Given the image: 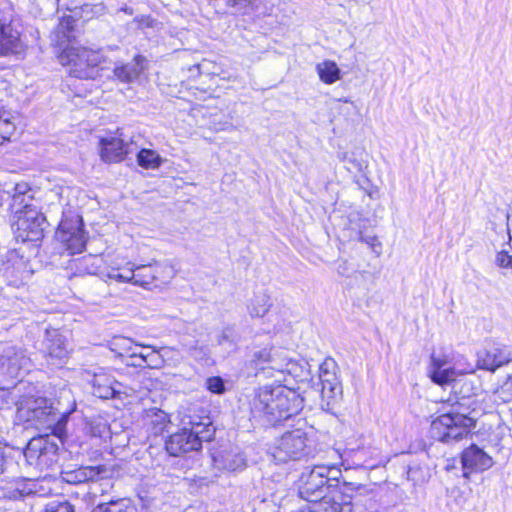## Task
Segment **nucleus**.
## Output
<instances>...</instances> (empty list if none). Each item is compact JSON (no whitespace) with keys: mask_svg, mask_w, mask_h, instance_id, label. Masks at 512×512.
<instances>
[{"mask_svg":"<svg viewBox=\"0 0 512 512\" xmlns=\"http://www.w3.org/2000/svg\"><path fill=\"white\" fill-rule=\"evenodd\" d=\"M187 352L191 358L195 361L207 364L210 359V351L206 346L193 345L187 349Z\"/></svg>","mask_w":512,"mask_h":512,"instance_id":"36","label":"nucleus"},{"mask_svg":"<svg viewBox=\"0 0 512 512\" xmlns=\"http://www.w3.org/2000/svg\"><path fill=\"white\" fill-rule=\"evenodd\" d=\"M13 465V460L7 457L4 448L0 447V475L8 471Z\"/></svg>","mask_w":512,"mask_h":512,"instance_id":"47","label":"nucleus"},{"mask_svg":"<svg viewBox=\"0 0 512 512\" xmlns=\"http://www.w3.org/2000/svg\"><path fill=\"white\" fill-rule=\"evenodd\" d=\"M217 342L219 345H224L226 343H229L230 345L234 344L235 342V333L234 329L231 327L224 328L220 335L218 336Z\"/></svg>","mask_w":512,"mask_h":512,"instance_id":"43","label":"nucleus"},{"mask_svg":"<svg viewBox=\"0 0 512 512\" xmlns=\"http://www.w3.org/2000/svg\"><path fill=\"white\" fill-rule=\"evenodd\" d=\"M75 20L72 16L63 17L51 34L55 46L62 47L60 62L68 65L71 76L79 79H95L99 69H104L107 62L102 49H92L71 44L74 35Z\"/></svg>","mask_w":512,"mask_h":512,"instance_id":"1","label":"nucleus"},{"mask_svg":"<svg viewBox=\"0 0 512 512\" xmlns=\"http://www.w3.org/2000/svg\"><path fill=\"white\" fill-rule=\"evenodd\" d=\"M461 393H463V396L466 397V396H469L470 394V390H467V391H461Z\"/></svg>","mask_w":512,"mask_h":512,"instance_id":"58","label":"nucleus"},{"mask_svg":"<svg viewBox=\"0 0 512 512\" xmlns=\"http://www.w3.org/2000/svg\"><path fill=\"white\" fill-rule=\"evenodd\" d=\"M418 472H420V469H410L408 471V477L409 479L413 480L414 482H423L426 480V476L419 477Z\"/></svg>","mask_w":512,"mask_h":512,"instance_id":"52","label":"nucleus"},{"mask_svg":"<svg viewBox=\"0 0 512 512\" xmlns=\"http://www.w3.org/2000/svg\"><path fill=\"white\" fill-rule=\"evenodd\" d=\"M303 408V398L286 386L262 387L252 402L254 418L276 425L298 414Z\"/></svg>","mask_w":512,"mask_h":512,"instance_id":"2","label":"nucleus"},{"mask_svg":"<svg viewBox=\"0 0 512 512\" xmlns=\"http://www.w3.org/2000/svg\"><path fill=\"white\" fill-rule=\"evenodd\" d=\"M30 358L22 347L6 345L0 354V376L14 380L22 378L30 369Z\"/></svg>","mask_w":512,"mask_h":512,"instance_id":"11","label":"nucleus"},{"mask_svg":"<svg viewBox=\"0 0 512 512\" xmlns=\"http://www.w3.org/2000/svg\"><path fill=\"white\" fill-rule=\"evenodd\" d=\"M337 473L335 469L316 465L309 471L302 472L298 480L299 496L307 502L322 499L330 494L333 487L331 473Z\"/></svg>","mask_w":512,"mask_h":512,"instance_id":"7","label":"nucleus"},{"mask_svg":"<svg viewBox=\"0 0 512 512\" xmlns=\"http://www.w3.org/2000/svg\"><path fill=\"white\" fill-rule=\"evenodd\" d=\"M93 512H104V511H101V509H99V508L97 507Z\"/></svg>","mask_w":512,"mask_h":512,"instance_id":"60","label":"nucleus"},{"mask_svg":"<svg viewBox=\"0 0 512 512\" xmlns=\"http://www.w3.org/2000/svg\"><path fill=\"white\" fill-rule=\"evenodd\" d=\"M15 131V125L9 119L0 117V143L9 140Z\"/></svg>","mask_w":512,"mask_h":512,"instance_id":"40","label":"nucleus"},{"mask_svg":"<svg viewBox=\"0 0 512 512\" xmlns=\"http://www.w3.org/2000/svg\"><path fill=\"white\" fill-rule=\"evenodd\" d=\"M497 399L506 403L512 400V377L507 378L506 381L495 391Z\"/></svg>","mask_w":512,"mask_h":512,"instance_id":"39","label":"nucleus"},{"mask_svg":"<svg viewBox=\"0 0 512 512\" xmlns=\"http://www.w3.org/2000/svg\"><path fill=\"white\" fill-rule=\"evenodd\" d=\"M113 350L118 351L120 356H125L128 348L131 346V339L127 337H116L113 342Z\"/></svg>","mask_w":512,"mask_h":512,"instance_id":"42","label":"nucleus"},{"mask_svg":"<svg viewBox=\"0 0 512 512\" xmlns=\"http://www.w3.org/2000/svg\"><path fill=\"white\" fill-rule=\"evenodd\" d=\"M106 472L105 466H81L75 470L62 472V478L67 483L80 484L102 478Z\"/></svg>","mask_w":512,"mask_h":512,"instance_id":"23","label":"nucleus"},{"mask_svg":"<svg viewBox=\"0 0 512 512\" xmlns=\"http://www.w3.org/2000/svg\"><path fill=\"white\" fill-rule=\"evenodd\" d=\"M75 403L70 409L60 411L58 407L43 397L20 396L17 402V413L21 420L33 422L51 430V433L58 438L65 434L66 424L71 412L75 410Z\"/></svg>","mask_w":512,"mask_h":512,"instance_id":"3","label":"nucleus"},{"mask_svg":"<svg viewBox=\"0 0 512 512\" xmlns=\"http://www.w3.org/2000/svg\"><path fill=\"white\" fill-rule=\"evenodd\" d=\"M241 465H243V459L241 457H238L237 460L234 461L233 463H229V464L225 465V468L228 470H236Z\"/></svg>","mask_w":512,"mask_h":512,"instance_id":"54","label":"nucleus"},{"mask_svg":"<svg viewBox=\"0 0 512 512\" xmlns=\"http://www.w3.org/2000/svg\"><path fill=\"white\" fill-rule=\"evenodd\" d=\"M140 349H150V345H145V344H139V343H135L132 339H131V346L128 348L127 350V353L125 354V356L130 359L132 358L133 356L139 354V350Z\"/></svg>","mask_w":512,"mask_h":512,"instance_id":"48","label":"nucleus"},{"mask_svg":"<svg viewBox=\"0 0 512 512\" xmlns=\"http://www.w3.org/2000/svg\"><path fill=\"white\" fill-rule=\"evenodd\" d=\"M250 366L265 377H274V372L291 373L295 364L289 359L285 351L275 348H263L255 351L250 359Z\"/></svg>","mask_w":512,"mask_h":512,"instance_id":"9","label":"nucleus"},{"mask_svg":"<svg viewBox=\"0 0 512 512\" xmlns=\"http://www.w3.org/2000/svg\"><path fill=\"white\" fill-rule=\"evenodd\" d=\"M107 426L104 423H96L91 424L89 428V433L93 437H102V435L106 432Z\"/></svg>","mask_w":512,"mask_h":512,"instance_id":"49","label":"nucleus"},{"mask_svg":"<svg viewBox=\"0 0 512 512\" xmlns=\"http://www.w3.org/2000/svg\"><path fill=\"white\" fill-rule=\"evenodd\" d=\"M151 351L149 354H143L142 358L144 359L145 366L152 369H160L163 367V359H162V349L156 348L150 345Z\"/></svg>","mask_w":512,"mask_h":512,"instance_id":"35","label":"nucleus"},{"mask_svg":"<svg viewBox=\"0 0 512 512\" xmlns=\"http://www.w3.org/2000/svg\"><path fill=\"white\" fill-rule=\"evenodd\" d=\"M1 270L9 282L15 286L23 284L32 275L28 260L16 250H10L6 253Z\"/></svg>","mask_w":512,"mask_h":512,"instance_id":"17","label":"nucleus"},{"mask_svg":"<svg viewBox=\"0 0 512 512\" xmlns=\"http://www.w3.org/2000/svg\"><path fill=\"white\" fill-rule=\"evenodd\" d=\"M12 197L11 208L17 238L23 242H37L44 237L45 216L34 203L32 195L26 192L25 185H17Z\"/></svg>","mask_w":512,"mask_h":512,"instance_id":"4","label":"nucleus"},{"mask_svg":"<svg viewBox=\"0 0 512 512\" xmlns=\"http://www.w3.org/2000/svg\"><path fill=\"white\" fill-rule=\"evenodd\" d=\"M161 349L163 366L167 365L171 367H177L182 363L183 355L178 349L173 347H161Z\"/></svg>","mask_w":512,"mask_h":512,"instance_id":"34","label":"nucleus"},{"mask_svg":"<svg viewBox=\"0 0 512 512\" xmlns=\"http://www.w3.org/2000/svg\"><path fill=\"white\" fill-rule=\"evenodd\" d=\"M143 354H137L132 358L126 361V364L133 367H145L144 359L142 358Z\"/></svg>","mask_w":512,"mask_h":512,"instance_id":"51","label":"nucleus"},{"mask_svg":"<svg viewBox=\"0 0 512 512\" xmlns=\"http://www.w3.org/2000/svg\"><path fill=\"white\" fill-rule=\"evenodd\" d=\"M333 487L330 490L329 497L335 499L343 505L351 504L357 495H362L366 491V487L351 482L340 483L336 477L332 478Z\"/></svg>","mask_w":512,"mask_h":512,"instance_id":"22","label":"nucleus"},{"mask_svg":"<svg viewBox=\"0 0 512 512\" xmlns=\"http://www.w3.org/2000/svg\"><path fill=\"white\" fill-rule=\"evenodd\" d=\"M35 484L30 480L18 478L8 483L0 492L1 496L10 500H19L34 493Z\"/></svg>","mask_w":512,"mask_h":512,"instance_id":"24","label":"nucleus"},{"mask_svg":"<svg viewBox=\"0 0 512 512\" xmlns=\"http://www.w3.org/2000/svg\"><path fill=\"white\" fill-rule=\"evenodd\" d=\"M21 383L12 387H0V407L16 405L20 398Z\"/></svg>","mask_w":512,"mask_h":512,"instance_id":"30","label":"nucleus"},{"mask_svg":"<svg viewBox=\"0 0 512 512\" xmlns=\"http://www.w3.org/2000/svg\"><path fill=\"white\" fill-rule=\"evenodd\" d=\"M512 359L509 349L500 344L489 345L477 355V367L494 372Z\"/></svg>","mask_w":512,"mask_h":512,"instance_id":"18","label":"nucleus"},{"mask_svg":"<svg viewBox=\"0 0 512 512\" xmlns=\"http://www.w3.org/2000/svg\"><path fill=\"white\" fill-rule=\"evenodd\" d=\"M56 234L72 254L80 253L85 248L86 236L82 228V219L78 215L62 220Z\"/></svg>","mask_w":512,"mask_h":512,"instance_id":"15","label":"nucleus"},{"mask_svg":"<svg viewBox=\"0 0 512 512\" xmlns=\"http://www.w3.org/2000/svg\"><path fill=\"white\" fill-rule=\"evenodd\" d=\"M145 58L137 55L132 62L114 68V75L122 82H132L136 80L144 69Z\"/></svg>","mask_w":512,"mask_h":512,"instance_id":"25","label":"nucleus"},{"mask_svg":"<svg viewBox=\"0 0 512 512\" xmlns=\"http://www.w3.org/2000/svg\"><path fill=\"white\" fill-rule=\"evenodd\" d=\"M448 365V359L445 355H431V362L428 370H439Z\"/></svg>","mask_w":512,"mask_h":512,"instance_id":"44","label":"nucleus"},{"mask_svg":"<svg viewBox=\"0 0 512 512\" xmlns=\"http://www.w3.org/2000/svg\"><path fill=\"white\" fill-rule=\"evenodd\" d=\"M148 419L150 430L154 435L162 433L169 423L168 415L161 410L149 414Z\"/></svg>","mask_w":512,"mask_h":512,"instance_id":"32","label":"nucleus"},{"mask_svg":"<svg viewBox=\"0 0 512 512\" xmlns=\"http://www.w3.org/2000/svg\"><path fill=\"white\" fill-rule=\"evenodd\" d=\"M307 434L301 429L284 433L271 449V456L277 464L297 461L307 455Z\"/></svg>","mask_w":512,"mask_h":512,"instance_id":"8","label":"nucleus"},{"mask_svg":"<svg viewBox=\"0 0 512 512\" xmlns=\"http://www.w3.org/2000/svg\"><path fill=\"white\" fill-rule=\"evenodd\" d=\"M316 71L320 80L325 84H333L340 79L341 71L334 61L325 60L318 63Z\"/></svg>","mask_w":512,"mask_h":512,"instance_id":"28","label":"nucleus"},{"mask_svg":"<svg viewBox=\"0 0 512 512\" xmlns=\"http://www.w3.org/2000/svg\"><path fill=\"white\" fill-rule=\"evenodd\" d=\"M203 66H204V64H203V63H200V64H197L194 68H196V69H197V71H198V73H200V72H201V68H202Z\"/></svg>","mask_w":512,"mask_h":512,"instance_id":"56","label":"nucleus"},{"mask_svg":"<svg viewBox=\"0 0 512 512\" xmlns=\"http://www.w3.org/2000/svg\"><path fill=\"white\" fill-rule=\"evenodd\" d=\"M131 268L134 274L132 284L144 288L166 284L173 276L171 267L161 263L138 266L132 264Z\"/></svg>","mask_w":512,"mask_h":512,"instance_id":"14","label":"nucleus"},{"mask_svg":"<svg viewBox=\"0 0 512 512\" xmlns=\"http://www.w3.org/2000/svg\"><path fill=\"white\" fill-rule=\"evenodd\" d=\"M150 351L151 349H140L139 354H149Z\"/></svg>","mask_w":512,"mask_h":512,"instance_id":"55","label":"nucleus"},{"mask_svg":"<svg viewBox=\"0 0 512 512\" xmlns=\"http://www.w3.org/2000/svg\"><path fill=\"white\" fill-rule=\"evenodd\" d=\"M43 348L51 365H62L69 358L70 349L66 337L58 329H46Z\"/></svg>","mask_w":512,"mask_h":512,"instance_id":"16","label":"nucleus"},{"mask_svg":"<svg viewBox=\"0 0 512 512\" xmlns=\"http://www.w3.org/2000/svg\"><path fill=\"white\" fill-rule=\"evenodd\" d=\"M352 271H353V268L350 266L348 261L343 260L338 263L337 272L339 275H341L343 277H349L350 274L352 273Z\"/></svg>","mask_w":512,"mask_h":512,"instance_id":"50","label":"nucleus"},{"mask_svg":"<svg viewBox=\"0 0 512 512\" xmlns=\"http://www.w3.org/2000/svg\"><path fill=\"white\" fill-rule=\"evenodd\" d=\"M374 302H375V300H374V295H372V296H371V305H373V304H374Z\"/></svg>","mask_w":512,"mask_h":512,"instance_id":"59","label":"nucleus"},{"mask_svg":"<svg viewBox=\"0 0 512 512\" xmlns=\"http://www.w3.org/2000/svg\"><path fill=\"white\" fill-rule=\"evenodd\" d=\"M294 512H341L340 503L325 496L322 499L307 502Z\"/></svg>","mask_w":512,"mask_h":512,"instance_id":"27","label":"nucleus"},{"mask_svg":"<svg viewBox=\"0 0 512 512\" xmlns=\"http://www.w3.org/2000/svg\"><path fill=\"white\" fill-rule=\"evenodd\" d=\"M461 462L465 475H467L468 471H485L493 465L492 457L477 445H471L463 451Z\"/></svg>","mask_w":512,"mask_h":512,"instance_id":"21","label":"nucleus"},{"mask_svg":"<svg viewBox=\"0 0 512 512\" xmlns=\"http://www.w3.org/2000/svg\"><path fill=\"white\" fill-rule=\"evenodd\" d=\"M133 275L131 267L124 269L112 268L103 275V277H105L106 280H113L118 283H132Z\"/></svg>","mask_w":512,"mask_h":512,"instance_id":"33","label":"nucleus"},{"mask_svg":"<svg viewBox=\"0 0 512 512\" xmlns=\"http://www.w3.org/2000/svg\"><path fill=\"white\" fill-rule=\"evenodd\" d=\"M190 427H184L179 432L172 434L165 443L167 452L172 456L197 451L201 448L203 441H210L215 429L207 418L206 422H189Z\"/></svg>","mask_w":512,"mask_h":512,"instance_id":"5","label":"nucleus"},{"mask_svg":"<svg viewBox=\"0 0 512 512\" xmlns=\"http://www.w3.org/2000/svg\"><path fill=\"white\" fill-rule=\"evenodd\" d=\"M43 512H74L73 506L66 500H51Z\"/></svg>","mask_w":512,"mask_h":512,"instance_id":"38","label":"nucleus"},{"mask_svg":"<svg viewBox=\"0 0 512 512\" xmlns=\"http://www.w3.org/2000/svg\"><path fill=\"white\" fill-rule=\"evenodd\" d=\"M58 446L47 437L32 438L24 449V457L29 465L39 469L48 467L56 461Z\"/></svg>","mask_w":512,"mask_h":512,"instance_id":"13","label":"nucleus"},{"mask_svg":"<svg viewBox=\"0 0 512 512\" xmlns=\"http://www.w3.org/2000/svg\"><path fill=\"white\" fill-rule=\"evenodd\" d=\"M428 373H429V377L435 384L444 386L451 382L456 381V378L459 375H463V374H467V373H474V368L469 367L464 370H458L454 367L446 366V367L440 368L439 370H428Z\"/></svg>","mask_w":512,"mask_h":512,"instance_id":"26","label":"nucleus"},{"mask_svg":"<svg viewBox=\"0 0 512 512\" xmlns=\"http://www.w3.org/2000/svg\"><path fill=\"white\" fill-rule=\"evenodd\" d=\"M100 145L101 158L106 162H120L137 149L133 138L128 137L123 129H117L116 136L102 138Z\"/></svg>","mask_w":512,"mask_h":512,"instance_id":"12","label":"nucleus"},{"mask_svg":"<svg viewBox=\"0 0 512 512\" xmlns=\"http://www.w3.org/2000/svg\"><path fill=\"white\" fill-rule=\"evenodd\" d=\"M343 101H344L345 103H350V102H351V101H350L349 99H347V98H346V99H344Z\"/></svg>","mask_w":512,"mask_h":512,"instance_id":"61","label":"nucleus"},{"mask_svg":"<svg viewBox=\"0 0 512 512\" xmlns=\"http://www.w3.org/2000/svg\"><path fill=\"white\" fill-rule=\"evenodd\" d=\"M495 262L501 268L512 269V255L505 251H501L497 254Z\"/></svg>","mask_w":512,"mask_h":512,"instance_id":"45","label":"nucleus"},{"mask_svg":"<svg viewBox=\"0 0 512 512\" xmlns=\"http://www.w3.org/2000/svg\"><path fill=\"white\" fill-rule=\"evenodd\" d=\"M340 159L348 164L347 169L349 171L359 172L362 170V164L347 153H343Z\"/></svg>","mask_w":512,"mask_h":512,"instance_id":"46","label":"nucleus"},{"mask_svg":"<svg viewBox=\"0 0 512 512\" xmlns=\"http://www.w3.org/2000/svg\"><path fill=\"white\" fill-rule=\"evenodd\" d=\"M474 426V419L462 413H445L431 423L430 432L434 439L451 443L466 437Z\"/></svg>","mask_w":512,"mask_h":512,"instance_id":"6","label":"nucleus"},{"mask_svg":"<svg viewBox=\"0 0 512 512\" xmlns=\"http://www.w3.org/2000/svg\"><path fill=\"white\" fill-rule=\"evenodd\" d=\"M374 284H375V277L373 275H371V286H372V288L374 287Z\"/></svg>","mask_w":512,"mask_h":512,"instance_id":"57","label":"nucleus"},{"mask_svg":"<svg viewBox=\"0 0 512 512\" xmlns=\"http://www.w3.org/2000/svg\"><path fill=\"white\" fill-rule=\"evenodd\" d=\"M91 385L93 394L101 399H111L121 393L129 395L120 382L105 372L95 373Z\"/></svg>","mask_w":512,"mask_h":512,"instance_id":"20","label":"nucleus"},{"mask_svg":"<svg viewBox=\"0 0 512 512\" xmlns=\"http://www.w3.org/2000/svg\"><path fill=\"white\" fill-rule=\"evenodd\" d=\"M206 388L215 394H223L225 392L224 381L221 377H209L206 380Z\"/></svg>","mask_w":512,"mask_h":512,"instance_id":"41","label":"nucleus"},{"mask_svg":"<svg viewBox=\"0 0 512 512\" xmlns=\"http://www.w3.org/2000/svg\"><path fill=\"white\" fill-rule=\"evenodd\" d=\"M137 162L144 169H156L162 164V158L154 150L141 149L137 153Z\"/></svg>","mask_w":512,"mask_h":512,"instance_id":"29","label":"nucleus"},{"mask_svg":"<svg viewBox=\"0 0 512 512\" xmlns=\"http://www.w3.org/2000/svg\"><path fill=\"white\" fill-rule=\"evenodd\" d=\"M98 508L104 512H128V510H132V508L129 507L127 500L125 499H119L116 501H111L107 504H101L98 506Z\"/></svg>","mask_w":512,"mask_h":512,"instance_id":"37","label":"nucleus"},{"mask_svg":"<svg viewBox=\"0 0 512 512\" xmlns=\"http://www.w3.org/2000/svg\"><path fill=\"white\" fill-rule=\"evenodd\" d=\"M135 21L138 22L139 27H143V26L149 27L152 24V20L149 17H145V16L136 17Z\"/></svg>","mask_w":512,"mask_h":512,"instance_id":"53","label":"nucleus"},{"mask_svg":"<svg viewBox=\"0 0 512 512\" xmlns=\"http://www.w3.org/2000/svg\"><path fill=\"white\" fill-rule=\"evenodd\" d=\"M14 9L7 1L0 2V55L19 54L24 45L19 31L14 27Z\"/></svg>","mask_w":512,"mask_h":512,"instance_id":"10","label":"nucleus"},{"mask_svg":"<svg viewBox=\"0 0 512 512\" xmlns=\"http://www.w3.org/2000/svg\"><path fill=\"white\" fill-rule=\"evenodd\" d=\"M337 363L332 358H326L319 367V379L322 385L323 397L333 398L341 393V383L337 375Z\"/></svg>","mask_w":512,"mask_h":512,"instance_id":"19","label":"nucleus"},{"mask_svg":"<svg viewBox=\"0 0 512 512\" xmlns=\"http://www.w3.org/2000/svg\"><path fill=\"white\" fill-rule=\"evenodd\" d=\"M269 307V297L265 294H261L253 298L248 309L251 317H263L268 312Z\"/></svg>","mask_w":512,"mask_h":512,"instance_id":"31","label":"nucleus"}]
</instances>
